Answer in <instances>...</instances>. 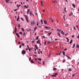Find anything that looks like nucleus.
I'll return each instance as SVG.
<instances>
[{"mask_svg":"<svg viewBox=\"0 0 79 79\" xmlns=\"http://www.w3.org/2000/svg\"><path fill=\"white\" fill-rule=\"evenodd\" d=\"M77 38L78 39H79V35H78V36H77Z\"/></svg>","mask_w":79,"mask_h":79,"instance_id":"obj_52","label":"nucleus"},{"mask_svg":"<svg viewBox=\"0 0 79 79\" xmlns=\"http://www.w3.org/2000/svg\"><path fill=\"white\" fill-rule=\"evenodd\" d=\"M73 12H71V14H69V16H72V15H73Z\"/></svg>","mask_w":79,"mask_h":79,"instance_id":"obj_21","label":"nucleus"},{"mask_svg":"<svg viewBox=\"0 0 79 79\" xmlns=\"http://www.w3.org/2000/svg\"><path fill=\"white\" fill-rule=\"evenodd\" d=\"M40 41L39 40L37 41V44H40Z\"/></svg>","mask_w":79,"mask_h":79,"instance_id":"obj_7","label":"nucleus"},{"mask_svg":"<svg viewBox=\"0 0 79 79\" xmlns=\"http://www.w3.org/2000/svg\"><path fill=\"white\" fill-rule=\"evenodd\" d=\"M65 39H67L68 42H69V39H68V38L66 37Z\"/></svg>","mask_w":79,"mask_h":79,"instance_id":"obj_24","label":"nucleus"},{"mask_svg":"<svg viewBox=\"0 0 79 79\" xmlns=\"http://www.w3.org/2000/svg\"><path fill=\"white\" fill-rule=\"evenodd\" d=\"M29 61H30V60H31V57H30L29 58Z\"/></svg>","mask_w":79,"mask_h":79,"instance_id":"obj_38","label":"nucleus"},{"mask_svg":"<svg viewBox=\"0 0 79 79\" xmlns=\"http://www.w3.org/2000/svg\"><path fill=\"white\" fill-rule=\"evenodd\" d=\"M40 22L42 24H43V19H41L40 20Z\"/></svg>","mask_w":79,"mask_h":79,"instance_id":"obj_13","label":"nucleus"},{"mask_svg":"<svg viewBox=\"0 0 79 79\" xmlns=\"http://www.w3.org/2000/svg\"><path fill=\"white\" fill-rule=\"evenodd\" d=\"M18 27H21V25H20V24H19Z\"/></svg>","mask_w":79,"mask_h":79,"instance_id":"obj_39","label":"nucleus"},{"mask_svg":"<svg viewBox=\"0 0 79 79\" xmlns=\"http://www.w3.org/2000/svg\"><path fill=\"white\" fill-rule=\"evenodd\" d=\"M36 29H37V27H35V28L34 29V30L35 31Z\"/></svg>","mask_w":79,"mask_h":79,"instance_id":"obj_36","label":"nucleus"},{"mask_svg":"<svg viewBox=\"0 0 79 79\" xmlns=\"http://www.w3.org/2000/svg\"><path fill=\"white\" fill-rule=\"evenodd\" d=\"M35 48H36V49H38V47H37V45H35Z\"/></svg>","mask_w":79,"mask_h":79,"instance_id":"obj_20","label":"nucleus"},{"mask_svg":"<svg viewBox=\"0 0 79 79\" xmlns=\"http://www.w3.org/2000/svg\"><path fill=\"white\" fill-rule=\"evenodd\" d=\"M68 25H69V23H68L67 24V25L66 26V27H68Z\"/></svg>","mask_w":79,"mask_h":79,"instance_id":"obj_49","label":"nucleus"},{"mask_svg":"<svg viewBox=\"0 0 79 79\" xmlns=\"http://www.w3.org/2000/svg\"><path fill=\"white\" fill-rule=\"evenodd\" d=\"M50 41H49L48 42L47 44H48L49 43H50Z\"/></svg>","mask_w":79,"mask_h":79,"instance_id":"obj_56","label":"nucleus"},{"mask_svg":"<svg viewBox=\"0 0 79 79\" xmlns=\"http://www.w3.org/2000/svg\"><path fill=\"white\" fill-rule=\"evenodd\" d=\"M17 31V28H16V27H15V31Z\"/></svg>","mask_w":79,"mask_h":79,"instance_id":"obj_33","label":"nucleus"},{"mask_svg":"<svg viewBox=\"0 0 79 79\" xmlns=\"http://www.w3.org/2000/svg\"><path fill=\"white\" fill-rule=\"evenodd\" d=\"M31 42H32V43H34V41H31Z\"/></svg>","mask_w":79,"mask_h":79,"instance_id":"obj_57","label":"nucleus"},{"mask_svg":"<svg viewBox=\"0 0 79 79\" xmlns=\"http://www.w3.org/2000/svg\"><path fill=\"white\" fill-rule=\"evenodd\" d=\"M74 47H75V44H73V47H72V48H74Z\"/></svg>","mask_w":79,"mask_h":79,"instance_id":"obj_29","label":"nucleus"},{"mask_svg":"<svg viewBox=\"0 0 79 79\" xmlns=\"http://www.w3.org/2000/svg\"><path fill=\"white\" fill-rule=\"evenodd\" d=\"M66 56H67V58H68V59H69V60H71V57H70L69 56L67 55Z\"/></svg>","mask_w":79,"mask_h":79,"instance_id":"obj_12","label":"nucleus"},{"mask_svg":"<svg viewBox=\"0 0 79 79\" xmlns=\"http://www.w3.org/2000/svg\"><path fill=\"white\" fill-rule=\"evenodd\" d=\"M66 7H64V11L65 12H66Z\"/></svg>","mask_w":79,"mask_h":79,"instance_id":"obj_22","label":"nucleus"},{"mask_svg":"<svg viewBox=\"0 0 79 79\" xmlns=\"http://www.w3.org/2000/svg\"><path fill=\"white\" fill-rule=\"evenodd\" d=\"M68 71H72V69H71V68H70L68 69Z\"/></svg>","mask_w":79,"mask_h":79,"instance_id":"obj_17","label":"nucleus"},{"mask_svg":"<svg viewBox=\"0 0 79 79\" xmlns=\"http://www.w3.org/2000/svg\"><path fill=\"white\" fill-rule=\"evenodd\" d=\"M21 19H22V21H24V20L23 19V18H21Z\"/></svg>","mask_w":79,"mask_h":79,"instance_id":"obj_46","label":"nucleus"},{"mask_svg":"<svg viewBox=\"0 0 79 79\" xmlns=\"http://www.w3.org/2000/svg\"><path fill=\"white\" fill-rule=\"evenodd\" d=\"M72 6L74 7V8H75V7H76V6H75V5L74 4H73Z\"/></svg>","mask_w":79,"mask_h":79,"instance_id":"obj_27","label":"nucleus"},{"mask_svg":"<svg viewBox=\"0 0 79 79\" xmlns=\"http://www.w3.org/2000/svg\"><path fill=\"white\" fill-rule=\"evenodd\" d=\"M37 60H39V61H41V60H42L41 58L39 59V58H37Z\"/></svg>","mask_w":79,"mask_h":79,"instance_id":"obj_25","label":"nucleus"},{"mask_svg":"<svg viewBox=\"0 0 79 79\" xmlns=\"http://www.w3.org/2000/svg\"><path fill=\"white\" fill-rule=\"evenodd\" d=\"M18 44H21V42H20V41H19L18 42Z\"/></svg>","mask_w":79,"mask_h":79,"instance_id":"obj_53","label":"nucleus"},{"mask_svg":"<svg viewBox=\"0 0 79 79\" xmlns=\"http://www.w3.org/2000/svg\"><path fill=\"white\" fill-rule=\"evenodd\" d=\"M68 35V34L66 33V34L65 35V36H67V35Z\"/></svg>","mask_w":79,"mask_h":79,"instance_id":"obj_61","label":"nucleus"},{"mask_svg":"<svg viewBox=\"0 0 79 79\" xmlns=\"http://www.w3.org/2000/svg\"><path fill=\"white\" fill-rule=\"evenodd\" d=\"M31 29H29L27 31V32H29V31H31Z\"/></svg>","mask_w":79,"mask_h":79,"instance_id":"obj_44","label":"nucleus"},{"mask_svg":"<svg viewBox=\"0 0 79 79\" xmlns=\"http://www.w3.org/2000/svg\"><path fill=\"white\" fill-rule=\"evenodd\" d=\"M76 27H77V28L78 29V28H79V27H78V26H77V25H76Z\"/></svg>","mask_w":79,"mask_h":79,"instance_id":"obj_58","label":"nucleus"},{"mask_svg":"<svg viewBox=\"0 0 79 79\" xmlns=\"http://www.w3.org/2000/svg\"><path fill=\"white\" fill-rule=\"evenodd\" d=\"M65 61H66V60H65V59H64L62 61V62H63V63H64V62H65Z\"/></svg>","mask_w":79,"mask_h":79,"instance_id":"obj_31","label":"nucleus"},{"mask_svg":"<svg viewBox=\"0 0 79 79\" xmlns=\"http://www.w3.org/2000/svg\"><path fill=\"white\" fill-rule=\"evenodd\" d=\"M25 19L27 22V23H29V22L28 21V18H27V17L25 15Z\"/></svg>","mask_w":79,"mask_h":79,"instance_id":"obj_2","label":"nucleus"},{"mask_svg":"<svg viewBox=\"0 0 79 79\" xmlns=\"http://www.w3.org/2000/svg\"><path fill=\"white\" fill-rule=\"evenodd\" d=\"M55 75H56H56H58V73H55Z\"/></svg>","mask_w":79,"mask_h":79,"instance_id":"obj_34","label":"nucleus"},{"mask_svg":"<svg viewBox=\"0 0 79 79\" xmlns=\"http://www.w3.org/2000/svg\"><path fill=\"white\" fill-rule=\"evenodd\" d=\"M36 25L37 26H38V27H41V26H39V22H37Z\"/></svg>","mask_w":79,"mask_h":79,"instance_id":"obj_10","label":"nucleus"},{"mask_svg":"<svg viewBox=\"0 0 79 79\" xmlns=\"http://www.w3.org/2000/svg\"><path fill=\"white\" fill-rule=\"evenodd\" d=\"M76 76V74H72V76Z\"/></svg>","mask_w":79,"mask_h":79,"instance_id":"obj_35","label":"nucleus"},{"mask_svg":"<svg viewBox=\"0 0 79 79\" xmlns=\"http://www.w3.org/2000/svg\"><path fill=\"white\" fill-rule=\"evenodd\" d=\"M22 30L24 32V28H22Z\"/></svg>","mask_w":79,"mask_h":79,"instance_id":"obj_43","label":"nucleus"},{"mask_svg":"<svg viewBox=\"0 0 79 79\" xmlns=\"http://www.w3.org/2000/svg\"><path fill=\"white\" fill-rule=\"evenodd\" d=\"M16 35H17V37H19V34H18L17 33H16Z\"/></svg>","mask_w":79,"mask_h":79,"instance_id":"obj_16","label":"nucleus"},{"mask_svg":"<svg viewBox=\"0 0 79 79\" xmlns=\"http://www.w3.org/2000/svg\"><path fill=\"white\" fill-rule=\"evenodd\" d=\"M22 44L23 46H24V44L23 43H22Z\"/></svg>","mask_w":79,"mask_h":79,"instance_id":"obj_41","label":"nucleus"},{"mask_svg":"<svg viewBox=\"0 0 79 79\" xmlns=\"http://www.w3.org/2000/svg\"><path fill=\"white\" fill-rule=\"evenodd\" d=\"M73 42V40H71L69 42L70 44H71Z\"/></svg>","mask_w":79,"mask_h":79,"instance_id":"obj_19","label":"nucleus"},{"mask_svg":"<svg viewBox=\"0 0 79 79\" xmlns=\"http://www.w3.org/2000/svg\"><path fill=\"white\" fill-rule=\"evenodd\" d=\"M44 23L45 24H47V22L46 20H44Z\"/></svg>","mask_w":79,"mask_h":79,"instance_id":"obj_8","label":"nucleus"},{"mask_svg":"<svg viewBox=\"0 0 79 79\" xmlns=\"http://www.w3.org/2000/svg\"><path fill=\"white\" fill-rule=\"evenodd\" d=\"M30 11V10L28 9V10H27V11L29 12V11Z\"/></svg>","mask_w":79,"mask_h":79,"instance_id":"obj_60","label":"nucleus"},{"mask_svg":"<svg viewBox=\"0 0 79 79\" xmlns=\"http://www.w3.org/2000/svg\"><path fill=\"white\" fill-rule=\"evenodd\" d=\"M18 20H19V16L18 17Z\"/></svg>","mask_w":79,"mask_h":79,"instance_id":"obj_51","label":"nucleus"},{"mask_svg":"<svg viewBox=\"0 0 79 79\" xmlns=\"http://www.w3.org/2000/svg\"><path fill=\"white\" fill-rule=\"evenodd\" d=\"M63 55H65V52H63Z\"/></svg>","mask_w":79,"mask_h":79,"instance_id":"obj_40","label":"nucleus"},{"mask_svg":"<svg viewBox=\"0 0 79 79\" xmlns=\"http://www.w3.org/2000/svg\"><path fill=\"white\" fill-rule=\"evenodd\" d=\"M51 76L52 77H56V75H52Z\"/></svg>","mask_w":79,"mask_h":79,"instance_id":"obj_28","label":"nucleus"},{"mask_svg":"<svg viewBox=\"0 0 79 79\" xmlns=\"http://www.w3.org/2000/svg\"><path fill=\"white\" fill-rule=\"evenodd\" d=\"M35 24V22L34 20L31 21V26H34Z\"/></svg>","mask_w":79,"mask_h":79,"instance_id":"obj_1","label":"nucleus"},{"mask_svg":"<svg viewBox=\"0 0 79 79\" xmlns=\"http://www.w3.org/2000/svg\"><path fill=\"white\" fill-rule=\"evenodd\" d=\"M30 14L31 16H32V15H33V16H34V14H32V13L31 11H30Z\"/></svg>","mask_w":79,"mask_h":79,"instance_id":"obj_9","label":"nucleus"},{"mask_svg":"<svg viewBox=\"0 0 79 79\" xmlns=\"http://www.w3.org/2000/svg\"><path fill=\"white\" fill-rule=\"evenodd\" d=\"M64 51H65V50H67V48H65L64 50Z\"/></svg>","mask_w":79,"mask_h":79,"instance_id":"obj_55","label":"nucleus"},{"mask_svg":"<svg viewBox=\"0 0 79 79\" xmlns=\"http://www.w3.org/2000/svg\"><path fill=\"white\" fill-rule=\"evenodd\" d=\"M6 3H9V2L7 1V0H6Z\"/></svg>","mask_w":79,"mask_h":79,"instance_id":"obj_50","label":"nucleus"},{"mask_svg":"<svg viewBox=\"0 0 79 79\" xmlns=\"http://www.w3.org/2000/svg\"><path fill=\"white\" fill-rule=\"evenodd\" d=\"M79 48V44H77L76 46V48Z\"/></svg>","mask_w":79,"mask_h":79,"instance_id":"obj_23","label":"nucleus"},{"mask_svg":"<svg viewBox=\"0 0 79 79\" xmlns=\"http://www.w3.org/2000/svg\"><path fill=\"white\" fill-rule=\"evenodd\" d=\"M59 37H61V36H60V33L58 32L57 33Z\"/></svg>","mask_w":79,"mask_h":79,"instance_id":"obj_15","label":"nucleus"},{"mask_svg":"<svg viewBox=\"0 0 79 79\" xmlns=\"http://www.w3.org/2000/svg\"><path fill=\"white\" fill-rule=\"evenodd\" d=\"M45 64V61L43 62V64Z\"/></svg>","mask_w":79,"mask_h":79,"instance_id":"obj_59","label":"nucleus"},{"mask_svg":"<svg viewBox=\"0 0 79 79\" xmlns=\"http://www.w3.org/2000/svg\"><path fill=\"white\" fill-rule=\"evenodd\" d=\"M52 2L53 3H55V4H56V3H57V1L56 0L55 1H54L53 0L52 1Z\"/></svg>","mask_w":79,"mask_h":79,"instance_id":"obj_5","label":"nucleus"},{"mask_svg":"<svg viewBox=\"0 0 79 79\" xmlns=\"http://www.w3.org/2000/svg\"><path fill=\"white\" fill-rule=\"evenodd\" d=\"M22 55H24L26 53V51L25 50H23L22 52Z\"/></svg>","mask_w":79,"mask_h":79,"instance_id":"obj_3","label":"nucleus"},{"mask_svg":"<svg viewBox=\"0 0 79 79\" xmlns=\"http://www.w3.org/2000/svg\"><path fill=\"white\" fill-rule=\"evenodd\" d=\"M29 49V52H31V49L29 48V49Z\"/></svg>","mask_w":79,"mask_h":79,"instance_id":"obj_42","label":"nucleus"},{"mask_svg":"<svg viewBox=\"0 0 79 79\" xmlns=\"http://www.w3.org/2000/svg\"><path fill=\"white\" fill-rule=\"evenodd\" d=\"M57 31H58V32H60V31H61V30L59 29H57Z\"/></svg>","mask_w":79,"mask_h":79,"instance_id":"obj_26","label":"nucleus"},{"mask_svg":"<svg viewBox=\"0 0 79 79\" xmlns=\"http://www.w3.org/2000/svg\"><path fill=\"white\" fill-rule=\"evenodd\" d=\"M17 21H19L18 20V18L17 19Z\"/></svg>","mask_w":79,"mask_h":79,"instance_id":"obj_62","label":"nucleus"},{"mask_svg":"<svg viewBox=\"0 0 79 79\" xmlns=\"http://www.w3.org/2000/svg\"><path fill=\"white\" fill-rule=\"evenodd\" d=\"M30 62L31 63H34V61H33V59H31L30 61Z\"/></svg>","mask_w":79,"mask_h":79,"instance_id":"obj_11","label":"nucleus"},{"mask_svg":"<svg viewBox=\"0 0 79 79\" xmlns=\"http://www.w3.org/2000/svg\"><path fill=\"white\" fill-rule=\"evenodd\" d=\"M51 21H52V22H53V21H53V20H51Z\"/></svg>","mask_w":79,"mask_h":79,"instance_id":"obj_63","label":"nucleus"},{"mask_svg":"<svg viewBox=\"0 0 79 79\" xmlns=\"http://www.w3.org/2000/svg\"><path fill=\"white\" fill-rule=\"evenodd\" d=\"M72 38H73V37H74V35H73L72 36Z\"/></svg>","mask_w":79,"mask_h":79,"instance_id":"obj_54","label":"nucleus"},{"mask_svg":"<svg viewBox=\"0 0 79 79\" xmlns=\"http://www.w3.org/2000/svg\"><path fill=\"white\" fill-rule=\"evenodd\" d=\"M61 33L62 34H64V31H62Z\"/></svg>","mask_w":79,"mask_h":79,"instance_id":"obj_18","label":"nucleus"},{"mask_svg":"<svg viewBox=\"0 0 79 79\" xmlns=\"http://www.w3.org/2000/svg\"><path fill=\"white\" fill-rule=\"evenodd\" d=\"M27 6L25 5L23 6V7H24V8H29V6L28 5H27Z\"/></svg>","mask_w":79,"mask_h":79,"instance_id":"obj_4","label":"nucleus"},{"mask_svg":"<svg viewBox=\"0 0 79 79\" xmlns=\"http://www.w3.org/2000/svg\"><path fill=\"white\" fill-rule=\"evenodd\" d=\"M51 34H52V32H51L50 33H48V35H50Z\"/></svg>","mask_w":79,"mask_h":79,"instance_id":"obj_32","label":"nucleus"},{"mask_svg":"<svg viewBox=\"0 0 79 79\" xmlns=\"http://www.w3.org/2000/svg\"><path fill=\"white\" fill-rule=\"evenodd\" d=\"M56 68H54L53 69V70H54V71H55V70H56Z\"/></svg>","mask_w":79,"mask_h":79,"instance_id":"obj_37","label":"nucleus"},{"mask_svg":"<svg viewBox=\"0 0 79 79\" xmlns=\"http://www.w3.org/2000/svg\"><path fill=\"white\" fill-rule=\"evenodd\" d=\"M27 48H28V49L29 48V46L28 45H27Z\"/></svg>","mask_w":79,"mask_h":79,"instance_id":"obj_47","label":"nucleus"},{"mask_svg":"<svg viewBox=\"0 0 79 79\" xmlns=\"http://www.w3.org/2000/svg\"><path fill=\"white\" fill-rule=\"evenodd\" d=\"M36 40H38L39 39V37L38 36L36 37Z\"/></svg>","mask_w":79,"mask_h":79,"instance_id":"obj_30","label":"nucleus"},{"mask_svg":"<svg viewBox=\"0 0 79 79\" xmlns=\"http://www.w3.org/2000/svg\"><path fill=\"white\" fill-rule=\"evenodd\" d=\"M26 50H28V49H27V48H26Z\"/></svg>","mask_w":79,"mask_h":79,"instance_id":"obj_64","label":"nucleus"},{"mask_svg":"<svg viewBox=\"0 0 79 79\" xmlns=\"http://www.w3.org/2000/svg\"><path fill=\"white\" fill-rule=\"evenodd\" d=\"M19 48H21V45H20L19 46Z\"/></svg>","mask_w":79,"mask_h":79,"instance_id":"obj_48","label":"nucleus"},{"mask_svg":"<svg viewBox=\"0 0 79 79\" xmlns=\"http://www.w3.org/2000/svg\"><path fill=\"white\" fill-rule=\"evenodd\" d=\"M19 34H23V33L22 32H19Z\"/></svg>","mask_w":79,"mask_h":79,"instance_id":"obj_45","label":"nucleus"},{"mask_svg":"<svg viewBox=\"0 0 79 79\" xmlns=\"http://www.w3.org/2000/svg\"><path fill=\"white\" fill-rule=\"evenodd\" d=\"M41 5L42 6H44V4H43V1H41Z\"/></svg>","mask_w":79,"mask_h":79,"instance_id":"obj_14","label":"nucleus"},{"mask_svg":"<svg viewBox=\"0 0 79 79\" xmlns=\"http://www.w3.org/2000/svg\"><path fill=\"white\" fill-rule=\"evenodd\" d=\"M44 27L46 29H50V27Z\"/></svg>","mask_w":79,"mask_h":79,"instance_id":"obj_6","label":"nucleus"}]
</instances>
